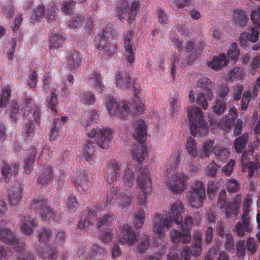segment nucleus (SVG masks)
I'll return each instance as SVG.
<instances>
[{
	"mask_svg": "<svg viewBox=\"0 0 260 260\" xmlns=\"http://www.w3.org/2000/svg\"><path fill=\"white\" fill-rule=\"evenodd\" d=\"M106 108L110 117L117 116L120 119L127 117L132 112L127 102H117L112 98H109L106 100Z\"/></svg>",
	"mask_w": 260,
	"mask_h": 260,
	"instance_id": "9b49d317",
	"label": "nucleus"
},
{
	"mask_svg": "<svg viewBox=\"0 0 260 260\" xmlns=\"http://www.w3.org/2000/svg\"><path fill=\"white\" fill-rule=\"evenodd\" d=\"M229 60H226L224 54H221L218 56H214L211 60L207 62L209 67L214 70H218L228 64Z\"/></svg>",
	"mask_w": 260,
	"mask_h": 260,
	"instance_id": "a878e982",
	"label": "nucleus"
},
{
	"mask_svg": "<svg viewBox=\"0 0 260 260\" xmlns=\"http://www.w3.org/2000/svg\"><path fill=\"white\" fill-rule=\"evenodd\" d=\"M37 253L42 260H56L57 257V250L50 246L40 247Z\"/></svg>",
	"mask_w": 260,
	"mask_h": 260,
	"instance_id": "6ab92c4d",
	"label": "nucleus"
},
{
	"mask_svg": "<svg viewBox=\"0 0 260 260\" xmlns=\"http://www.w3.org/2000/svg\"><path fill=\"white\" fill-rule=\"evenodd\" d=\"M225 196L226 191L225 190H222L220 192L217 202L218 207L220 209H223L226 217L236 216L238 214L240 204L242 200V196L240 194H236L231 203L226 202Z\"/></svg>",
	"mask_w": 260,
	"mask_h": 260,
	"instance_id": "9d476101",
	"label": "nucleus"
},
{
	"mask_svg": "<svg viewBox=\"0 0 260 260\" xmlns=\"http://www.w3.org/2000/svg\"><path fill=\"white\" fill-rule=\"evenodd\" d=\"M113 129L108 127H96L91 129H87L86 135L90 138H95L98 144L102 149H108L113 139Z\"/></svg>",
	"mask_w": 260,
	"mask_h": 260,
	"instance_id": "1a4fd4ad",
	"label": "nucleus"
},
{
	"mask_svg": "<svg viewBox=\"0 0 260 260\" xmlns=\"http://www.w3.org/2000/svg\"><path fill=\"white\" fill-rule=\"evenodd\" d=\"M187 116L190 122V132L195 137L204 136L207 134L208 126L204 119V113L196 107H188L186 109Z\"/></svg>",
	"mask_w": 260,
	"mask_h": 260,
	"instance_id": "20e7f679",
	"label": "nucleus"
},
{
	"mask_svg": "<svg viewBox=\"0 0 260 260\" xmlns=\"http://www.w3.org/2000/svg\"><path fill=\"white\" fill-rule=\"evenodd\" d=\"M85 21V16L82 14H76L68 21V25L72 28H79L82 26Z\"/></svg>",
	"mask_w": 260,
	"mask_h": 260,
	"instance_id": "c03bdc74",
	"label": "nucleus"
},
{
	"mask_svg": "<svg viewBox=\"0 0 260 260\" xmlns=\"http://www.w3.org/2000/svg\"><path fill=\"white\" fill-rule=\"evenodd\" d=\"M137 184L140 190L145 194L151 192L152 187V181L148 174L140 176L137 180Z\"/></svg>",
	"mask_w": 260,
	"mask_h": 260,
	"instance_id": "412c9836",
	"label": "nucleus"
},
{
	"mask_svg": "<svg viewBox=\"0 0 260 260\" xmlns=\"http://www.w3.org/2000/svg\"><path fill=\"white\" fill-rule=\"evenodd\" d=\"M213 153L216 159L220 161L227 160L230 154V151L227 149L218 145L214 146Z\"/></svg>",
	"mask_w": 260,
	"mask_h": 260,
	"instance_id": "72a5a7b5",
	"label": "nucleus"
},
{
	"mask_svg": "<svg viewBox=\"0 0 260 260\" xmlns=\"http://www.w3.org/2000/svg\"><path fill=\"white\" fill-rule=\"evenodd\" d=\"M87 249L85 245H81L78 246L76 249V255L78 257H84L89 258H93V256L90 254L89 252H87Z\"/></svg>",
	"mask_w": 260,
	"mask_h": 260,
	"instance_id": "0e129e2a",
	"label": "nucleus"
},
{
	"mask_svg": "<svg viewBox=\"0 0 260 260\" xmlns=\"http://www.w3.org/2000/svg\"><path fill=\"white\" fill-rule=\"evenodd\" d=\"M115 220V216L113 214H108L103 216L96 223L98 229L102 227L106 228V226H110L113 224Z\"/></svg>",
	"mask_w": 260,
	"mask_h": 260,
	"instance_id": "79ce46f5",
	"label": "nucleus"
},
{
	"mask_svg": "<svg viewBox=\"0 0 260 260\" xmlns=\"http://www.w3.org/2000/svg\"><path fill=\"white\" fill-rule=\"evenodd\" d=\"M185 212V208L181 202H176L171 206L170 215L157 214L152 224V230L156 238L163 239L166 233L171 228L173 222L180 224L183 222L182 214Z\"/></svg>",
	"mask_w": 260,
	"mask_h": 260,
	"instance_id": "f257e3e1",
	"label": "nucleus"
},
{
	"mask_svg": "<svg viewBox=\"0 0 260 260\" xmlns=\"http://www.w3.org/2000/svg\"><path fill=\"white\" fill-rule=\"evenodd\" d=\"M189 177L184 173L173 174L169 179L166 184L167 187L174 193L179 194L184 191L188 186Z\"/></svg>",
	"mask_w": 260,
	"mask_h": 260,
	"instance_id": "ddd939ff",
	"label": "nucleus"
},
{
	"mask_svg": "<svg viewBox=\"0 0 260 260\" xmlns=\"http://www.w3.org/2000/svg\"><path fill=\"white\" fill-rule=\"evenodd\" d=\"M37 148L34 147L31 150V154L29 157L26 158L24 161L25 165V171L26 173H28L32 169V167L34 164V158L36 156Z\"/></svg>",
	"mask_w": 260,
	"mask_h": 260,
	"instance_id": "8fccbe9b",
	"label": "nucleus"
},
{
	"mask_svg": "<svg viewBox=\"0 0 260 260\" xmlns=\"http://www.w3.org/2000/svg\"><path fill=\"white\" fill-rule=\"evenodd\" d=\"M57 9L54 3L50 4L46 7L39 6L32 11L30 15V20L31 23H36L41 19L45 17L48 21L54 20L56 17Z\"/></svg>",
	"mask_w": 260,
	"mask_h": 260,
	"instance_id": "f8f14e48",
	"label": "nucleus"
},
{
	"mask_svg": "<svg viewBox=\"0 0 260 260\" xmlns=\"http://www.w3.org/2000/svg\"><path fill=\"white\" fill-rule=\"evenodd\" d=\"M22 199V193L20 188L14 189L10 191L8 199L11 205L16 206L18 205Z\"/></svg>",
	"mask_w": 260,
	"mask_h": 260,
	"instance_id": "c9c22d12",
	"label": "nucleus"
},
{
	"mask_svg": "<svg viewBox=\"0 0 260 260\" xmlns=\"http://www.w3.org/2000/svg\"><path fill=\"white\" fill-rule=\"evenodd\" d=\"M226 186L228 191L236 192L239 189L240 184L236 179H231L226 182Z\"/></svg>",
	"mask_w": 260,
	"mask_h": 260,
	"instance_id": "e2e57ef3",
	"label": "nucleus"
},
{
	"mask_svg": "<svg viewBox=\"0 0 260 260\" xmlns=\"http://www.w3.org/2000/svg\"><path fill=\"white\" fill-rule=\"evenodd\" d=\"M120 234H117L119 242L132 245L136 240V235L131 228L127 224H123L119 229Z\"/></svg>",
	"mask_w": 260,
	"mask_h": 260,
	"instance_id": "2eb2a0df",
	"label": "nucleus"
},
{
	"mask_svg": "<svg viewBox=\"0 0 260 260\" xmlns=\"http://www.w3.org/2000/svg\"><path fill=\"white\" fill-rule=\"evenodd\" d=\"M139 3L137 1L133 2L130 7L128 5L127 2L124 1L123 3H121L118 6L120 19H121V15L126 13L128 15L129 21H133L136 16L138 10L139 9ZM122 18H123L124 17L122 16Z\"/></svg>",
	"mask_w": 260,
	"mask_h": 260,
	"instance_id": "f3484780",
	"label": "nucleus"
},
{
	"mask_svg": "<svg viewBox=\"0 0 260 260\" xmlns=\"http://www.w3.org/2000/svg\"><path fill=\"white\" fill-rule=\"evenodd\" d=\"M187 201L189 205L193 208H200L203 206L206 199V192L203 182L195 181L190 187Z\"/></svg>",
	"mask_w": 260,
	"mask_h": 260,
	"instance_id": "6e6552de",
	"label": "nucleus"
},
{
	"mask_svg": "<svg viewBox=\"0 0 260 260\" xmlns=\"http://www.w3.org/2000/svg\"><path fill=\"white\" fill-rule=\"evenodd\" d=\"M256 221L257 223V227L259 231L256 234V237L258 241H255L253 238H249L247 240L246 247L248 251L251 254H253L256 251L258 247V243L260 241V214L257 213L256 215Z\"/></svg>",
	"mask_w": 260,
	"mask_h": 260,
	"instance_id": "393cba45",
	"label": "nucleus"
},
{
	"mask_svg": "<svg viewBox=\"0 0 260 260\" xmlns=\"http://www.w3.org/2000/svg\"><path fill=\"white\" fill-rule=\"evenodd\" d=\"M91 250V251L89 253L92 255L93 258L104 256L107 253V251L96 243L92 244Z\"/></svg>",
	"mask_w": 260,
	"mask_h": 260,
	"instance_id": "5fc2aeb1",
	"label": "nucleus"
},
{
	"mask_svg": "<svg viewBox=\"0 0 260 260\" xmlns=\"http://www.w3.org/2000/svg\"><path fill=\"white\" fill-rule=\"evenodd\" d=\"M18 170L17 165L11 166L9 165H4L2 169V173L6 182H8L10 178L14 176Z\"/></svg>",
	"mask_w": 260,
	"mask_h": 260,
	"instance_id": "ea45409f",
	"label": "nucleus"
},
{
	"mask_svg": "<svg viewBox=\"0 0 260 260\" xmlns=\"http://www.w3.org/2000/svg\"><path fill=\"white\" fill-rule=\"evenodd\" d=\"M170 60L171 61V71L172 75H174L175 74L176 69L177 67H182V66H185V64L189 63V60H186L183 61L182 59L181 60L178 55L174 53L171 54L170 57Z\"/></svg>",
	"mask_w": 260,
	"mask_h": 260,
	"instance_id": "f704fd0d",
	"label": "nucleus"
},
{
	"mask_svg": "<svg viewBox=\"0 0 260 260\" xmlns=\"http://www.w3.org/2000/svg\"><path fill=\"white\" fill-rule=\"evenodd\" d=\"M186 149L187 153L191 155H194L197 151V144L196 140L190 137L187 139L186 144Z\"/></svg>",
	"mask_w": 260,
	"mask_h": 260,
	"instance_id": "3c124183",
	"label": "nucleus"
},
{
	"mask_svg": "<svg viewBox=\"0 0 260 260\" xmlns=\"http://www.w3.org/2000/svg\"><path fill=\"white\" fill-rule=\"evenodd\" d=\"M89 84L91 87H92L95 92L102 93L105 89V86L103 84L101 75L96 72L91 74Z\"/></svg>",
	"mask_w": 260,
	"mask_h": 260,
	"instance_id": "4be33fe9",
	"label": "nucleus"
},
{
	"mask_svg": "<svg viewBox=\"0 0 260 260\" xmlns=\"http://www.w3.org/2000/svg\"><path fill=\"white\" fill-rule=\"evenodd\" d=\"M232 13V21L241 26L245 27L248 21V18L245 12L238 8H235Z\"/></svg>",
	"mask_w": 260,
	"mask_h": 260,
	"instance_id": "aec40b11",
	"label": "nucleus"
},
{
	"mask_svg": "<svg viewBox=\"0 0 260 260\" xmlns=\"http://www.w3.org/2000/svg\"><path fill=\"white\" fill-rule=\"evenodd\" d=\"M145 217V214L144 210H138L136 213L134 220V225L136 229H140L142 227Z\"/></svg>",
	"mask_w": 260,
	"mask_h": 260,
	"instance_id": "bf43d9fd",
	"label": "nucleus"
},
{
	"mask_svg": "<svg viewBox=\"0 0 260 260\" xmlns=\"http://www.w3.org/2000/svg\"><path fill=\"white\" fill-rule=\"evenodd\" d=\"M60 122L59 118L55 119L50 131V138L51 140H55L59 136Z\"/></svg>",
	"mask_w": 260,
	"mask_h": 260,
	"instance_id": "864d4df0",
	"label": "nucleus"
},
{
	"mask_svg": "<svg viewBox=\"0 0 260 260\" xmlns=\"http://www.w3.org/2000/svg\"><path fill=\"white\" fill-rule=\"evenodd\" d=\"M30 208L39 211L42 219L48 222L53 221L57 217L56 213L47 206L46 201L42 199L35 200L31 204Z\"/></svg>",
	"mask_w": 260,
	"mask_h": 260,
	"instance_id": "4468645a",
	"label": "nucleus"
},
{
	"mask_svg": "<svg viewBox=\"0 0 260 260\" xmlns=\"http://www.w3.org/2000/svg\"><path fill=\"white\" fill-rule=\"evenodd\" d=\"M231 115L232 118H230L229 116H226L223 117L220 121L218 123V125L222 128H230L231 124L233 122L235 119L238 116L237 109L235 108H232L230 110Z\"/></svg>",
	"mask_w": 260,
	"mask_h": 260,
	"instance_id": "473e14b6",
	"label": "nucleus"
},
{
	"mask_svg": "<svg viewBox=\"0 0 260 260\" xmlns=\"http://www.w3.org/2000/svg\"><path fill=\"white\" fill-rule=\"evenodd\" d=\"M228 92L229 89L227 87H223L221 89L219 94V97L221 99V100L217 99L215 105L213 107V111L216 114L221 115L224 112L225 105L222 99L226 95Z\"/></svg>",
	"mask_w": 260,
	"mask_h": 260,
	"instance_id": "5701e85b",
	"label": "nucleus"
},
{
	"mask_svg": "<svg viewBox=\"0 0 260 260\" xmlns=\"http://www.w3.org/2000/svg\"><path fill=\"white\" fill-rule=\"evenodd\" d=\"M97 216V211L91 210L88 212V218L81 220L78 225L79 229L88 231L90 230L92 223L95 220V217Z\"/></svg>",
	"mask_w": 260,
	"mask_h": 260,
	"instance_id": "7c9ffc66",
	"label": "nucleus"
},
{
	"mask_svg": "<svg viewBox=\"0 0 260 260\" xmlns=\"http://www.w3.org/2000/svg\"><path fill=\"white\" fill-rule=\"evenodd\" d=\"M252 204L251 198L247 196L244 199L242 206V214L241 216L242 222L245 225V229L247 231H251L252 226L250 223V212L251 207Z\"/></svg>",
	"mask_w": 260,
	"mask_h": 260,
	"instance_id": "dca6fc26",
	"label": "nucleus"
},
{
	"mask_svg": "<svg viewBox=\"0 0 260 260\" xmlns=\"http://www.w3.org/2000/svg\"><path fill=\"white\" fill-rule=\"evenodd\" d=\"M122 179L125 184L131 183L134 181V171L132 170V165L130 162H128L124 168Z\"/></svg>",
	"mask_w": 260,
	"mask_h": 260,
	"instance_id": "37998d69",
	"label": "nucleus"
},
{
	"mask_svg": "<svg viewBox=\"0 0 260 260\" xmlns=\"http://www.w3.org/2000/svg\"><path fill=\"white\" fill-rule=\"evenodd\" d=\"M146 127L144 121L140 120L137 121L133 135L140 143L133 146L132 150V156L137 161H143L146 155V147L141 143V141L146 138Z\"/></svg>",
	"mask_w": 260,
	"mask_h": 260,
	"instance_id": "39448f33",
	"label": "nucleus"
},
{
	"mask_svg": "<svg viewBox=\"0 0 260 260\" xmlns=\"http://www.w3.org/2000/svg\"><path fill=\"white\" fill-rule=\"evenodd\" d=\"M11 91L8 87L3 89L0 99V107L5 108L9 103Z\"/></svg>",
	"mask_w": 260,
	"mask_h": 260,
	"instance_id": "13d9d810",
	"label": "nucleus"
},
{
	"mask_svg": "<svg viewBox=\"0 0 260 260\" xmlns=\"http://www.w3.org/2000/svg\"><path fill=\"white\" fill-rule=\"evenodd\" d=\"M179 156L180 154L177 152H174L172 153L170 157L168 159V164L166 165L167 170L176 168L180 161Z\"/></svg>",
	"mask_w": 260,
	"mask_h": 260,
	"instance_id": "6e6d98bb",
	"label": "nucleus"
},
{
	"mask_svg": "<svg viewBox=\"0 0 260 260\" xmlns=\"http://www.w3.org/2000/svg\"><path fill=\"white\" fill-rule=\"evenodd\" d=\"M202 235L200 232H197L193 237V243L192 245V254L194 256H198L201 253L202 248Z\"/></svg>",
	"mask_w": 260,
	"mask_h": 260,
	"instance_id": "e433bc0d",
	"label": "nucleus"
},
{
	"mask_svg": "<svg viewBox=\"0 0 260 260\" xmlns=\"http://www.w3.org/2000/svg\"><path fill=\"white\" fill-rule=\"evenodd\" d=\"M250 17L254 26L250 29V32L243 31L240 34L239 41L242 46H246L249 42L255 43L258 40L260 33V6L252 10Z\"/></svg>",
	"mask_w": 260,
	"mask_h": 260,
	"instance_id": "0eeeda50",
	"label": "nucleus"
},
{
	"mask_svg": "<svg viewBox=\"0 0 260 260\" xmlns=\"http://www.w3.org/2000/svg\"><path fill=\"white\" fill-rule=\"evenodd\" d=\"M214 144V141L212 140H208L204 143L200 156L201 158L209 157L211 150H213Z\"/></svg>",
	"mask_w": 260,
	"mask_h": 260,
	"instance_id": "de8ad7c7",
	"label": "nucleus"
},
{
	"mask_svg": "<svg viewBox=\"0 0 260 260\" xmlns=\"http://www.w3.org/2000/svg\"><path fill=\"white\" fill-rule=\"evenodd\" d=\"M23 117L28 120L25 124V133L28 136L35 133L36 126L40 122L41 110L39 107L33 104L30 98H26L22 102Z\"/></svg>",
	"mask_w": 260,
	"mask_h": 260,
	"instance_id": "f03ea898",
	"label": "nucleus"
},
{
	"mask_svg": "<svg viewBox=\"0 0 260 260\" xmlns=\"http://www.w3.org/2000/svg\"><path fill=\"white\" fill-rule=\"evenodd\" d=\"M245 75L244 70L241 68H235L229 73L228 78L234 80L236 79L242 78Z\"/></svg>",
	"mask_w": 260,
	"mask_h": 260,
	"instance_id": "4d7b16f0",
	"label": "nucleus"
},
{
	"mask_svg": "<svg viewBox=\"0 0 260 260\" xmlns=\"http://www.w3.org/2000/svg\"><path fill=\"white\" fill-rule=\"evenodd\" d=\"M53 178V174L50 167L47 166L41 172L40 176L38 178V183L43 186H46Z\"/></svg>",
	"mask_w": 260,
	"mask_h": 260,
	"instance_id": "bb28decb",
	"label": "nucleus"
},
{
	"mask_svg": "<svg viewBox=\"0 0 260 260\" xmlns=\"http://www.w3.org/2000/svg\"><path fill=\"white\" fill-rule=\"evenodd\" d=\"M201 222V217L198 215L192 217L191 215L187 216L181 226L182 231L174 230L172 232L170 237L171 241L174 243H179L183 241V243H188L191 240L190 230L193 225H198Z\"/></svg>",
	"mask_w": 260,
	"mask_h": 260,
	"instance_id": "423d86ee",
	"label": "nucleus"
},
{
	"mask_svg": "<svg viewBox=\"0 0 260 260\" xmlns=\"http://www.w3.org/2000/svg\"><path fill=\"white\" fill-rule=\"evenodd\" d=\"M120 164L116 161H113L110 165L108 171L107 178L110 183L116 180L120 175Z\"/></svg>",
	"mask_w": 260,
	"mask_h": 260,
	"instance_id": "c85d7f7f",
	"label": "nucleus"
},
{
	"mask_svg": "<svg viewBox=\"0 0 260 260\" xmlns=\"http://www.w3.org/2000/svg\"><path fill=\"white\" fill-rule=\"evenodd\" d=\"M115 79L117 87L123 89L128 88L131 83V78L128 75L120 72L115 73Z\"/></svg>",
	"mask_w": 260,
	"mask_h": 260,
	"instance_id": "c756f323",
	"label": "nucleus"
},
{
	"mask_svg": "<svg viewBox=\"0 0 260 260\" xmlns=\"http://www.w3.org/2000/svg\"><path fill=\"white\" fill-rule=\"evenodd\" d=\"M205 92L207 97H206L205 93L201 92L199 93L196 101L197 104L204 110H206L208 108L207 99L212 97V94L208 90H206Z\"/></svg>",
	"mask_w": 260,
	"mask_h": 260,
	"instance_id": "a18cd8bd",
	"label": "nucleus"
},
{
	"mask_svg": "<svg viewBox=\"0 0 260 260\" xmlns=\"http://www.w3.org/2000/svg\"><path fill=\"white\" fill-rule=\"evenodd\" d=\"M52 237V233L50 229L42 228L38 232V240L41 243H47Z\"/></svg>",
	"mask_w": 260,
	"mask_h": 260,
	"instance_id": "58836bf2",
	"label": "nucleus"
},
{
	"mask_svg": "<svg viewBox=\"0 0 260 260\" xmlns=\"http://www.w3.org/2000/svg\"><path fill=\"white\" fill-rule=\"evenodd\" d=\"M98 229L100 231L99 236L102 241L107 243L110 242L112 239L113 233L109 228L102 227Z\"/></svg>",
	"mask_w": 260,
	"mask_h": 260,
	"instance_id": "09e8293b",
	"label": "nucleus"
},
{
	"mask_svg": "<svg viewBox=\"0 0 260 260\" xmlns=\"http://www.w3.org/2000/svg\"><path fill=\"white\" fill-rule=\"evenodd\" d=\"M64 39L62 36L57 32L52 34L50 38V47L51 49H57L62 46L63 44Z\"/></svg>",
	"mask_w": 260,
	"mask_h": 260,
	"instance_id": "4c0bfd02",
	"label": "nucleus"
},
{
	"mask_svg": "<svg viewBox=\"0 0 260 260\" xmlns=\"http://www.w3.org/2000/svg\"><path fill=\"white\" fill-rule=\"evenodd\" d=\"M67 66L71 70H75L79 68L82 63V56L78 52L70 54L67 58Z\"/></svg>",
	"mask_w": 260,
	"mask_h": 260,
	"instance_id": "b1692460",
	"label": "nucleus"
},
{
	"mask_svg": "<svg viewBox=\"0 0 260 260\" xmlns=\"http://www.w3.org/2000/svg\"><path fill=\"white\" fill-rule=\"evenodd\" d=\"M0 240L13 246L16 252L17 260H34L32 255L25 252V243L17 238L9 229L0 228Z\"/></svg>",
	"mask_w": 260,
	"mask_h": 260,
	"instance_id": "7ed1b4c3",
	"label": "nucleus"
},
{
	"mask_svg": "<svg viewBox=\"0 0 260 260\" xmlns=\"http://www.w3.org/2000/svg\"><path fill=\"white\" fill-rule=\"evenodd\" d=\"M75 2L73 0H68L63 2L61 9L62 11L67 14H71L75 6Z\"/></svg>",
	"mask_w": 260,
	"mask_h": 260,
	"instance_id": "680f3d73",
	"label": "nucleus"
},
{
	"mask_svg": "<svg viewBox=\"0 0 260 260\" xmlns=\"http://www.w3.org/2000/svg\"><path fill=\"white\" fill-rule=\"evenodd\" d=\"M125 51L126 61L127 63L132 64L135 59L133 46H127L124 47Z\"/></svg>",
	"mask_w": 260,
	"mask_h": 260,
	"instance_id": "69168bd1",
	"label": "nucleus"
},
{
	"mask_svg": "<svg viewBox=\"0 0 260 260\" xmlns=\"http://www.w3.org/2000/svg\"><path fill=\"white\" fill-rule=\"evenodd\" d=\"M38 226V222L37 219L29 217L24 218L20 223L21 232L28 236L32 235Z\"/></svg>",
	"mask_w": 260,
	"mask_h": 260,
	"instance_id": "a211bd4d",
	"label": "nucleus"
},
{
	"mask_svg": "<svg viewBox=\"0 0 260 260\" xmlns=\"http://www.w3.org/2000/svg\"><path fill=\"white\" fill-rule=\"evenodd\" d=\"M94 143L92 142L89 140L85 142L82 155L86 160L89 161L92 159L94 154Z\"/></svg>",
	"mask_w": 260,
	"mask_h": 260,
	"instance_id": "2f4dec72",
	"label": "nucleus"
},
{
	"mask_svg": "<svg viewBox=\"0 0 260 260\" xmlns=\"http://www.w3.org/2000/svg\"><path fill=\"white\" fill-rule=\"evenodd\" d=\"M239 50L238 47V45L236 43H233L229 47L227 56L229 61L230 59L233 61H236L238 59L239 56Z\"/></svg>",
	"mask_w": 260,
	"mask_h": 260,
	"instance_id": "49530a36",
	"label": "nucleus"
},
{
	"mask_svg": "<svg viewBox=\"0 0 260 260\" xmlns=\"http://www.w3.org/2000/svg\"><path fill=\"white\" fill-rule=\"evenodd\" d=\"M247 139V135H243L239 137L234 142V147L238 153L241 152L245 146Z\"/></svg>",
	"mask_w": 260,
	"mask_h": 260,
	"instance_id": "603ef678",
	"label": "nucleus"
},
{
	"mask_svg": "<svg viewBox=\"0 0 260 260\" xmlns=\"http://www.w3.org/2000/svg\"><path fill=\"white\" fill-rule=\"evenodd\" d=\"M235 164V160L231 159L228 164L222 168V172L228 176H230L233 173Z\"/></svg>",
	"mask_w": 260,
	"mask_h": 260,
	"instance_id": "774afa93",
	"label": "nucleus"
},
{
	"mask_svg": "<svg viewBox=\"0 0 260 260\" xmlns=\"http://www.w3.org/2000/svg\"><path fill=\"white\" fill-rule=\"evenodd\" d=\"M133 107L137 112L141 113L145 109L143 99L141 96L136 95L133 100Z\"/></svg>",
	"mask_w": 260,
	"mask_h": 260,
	"instance_id": "052dcab7",
	"label": "nucleus"
},
{
	"mask_svg": "<svg viewBox=\"0 0 260 260\" xmlns=\"http://www.w3.org/2000/svg\"><path fill=\"white\" fill-rule=\"evenodd\" d=\"M46 103L48 108L52 111H57L58 107V90L52 88L50 93L46 99Z\"/></svg>",
	"mask_w": 260,
	"mask_h": 260,
	"instance_id": "cd10ccee",
	"label": "nucleus"
},
{
	"mask_svg": "<svg viewBox=\"0 0 260 260\" xmlns=\"http://www.w3.org/2000/svg\"><path fill=\"white\" fill-rule=\"evenodd\" d=\"M78 100L85 105H92L95 102V96L90 92L80 91Z\"/></svg>",
	"mask_w": 260,
	"mask_h": 260,
	"instance_id": "a19ab883",
	"label": "nucleus"
},
{
	"mask_svg": "<svg viewBox=\"0 0 260 260\" xmlns=\"http://www.w3.org/2000/svg\"><path fill=\"white\" fill-rule=\"evenodd\" d=\"M12 255V251L5 246H0V260H7Z\"/></svg>",
	"mask_w": 260,
	"mask_h": 260,
	"instance_id": "338daca9",
	"label": "nucleus"
}]
</instances>
